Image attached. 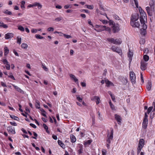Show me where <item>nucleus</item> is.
<instances>
[{
  "instance_id": "obj_11",
  "label": "nucleus",
  "mask_w": 155,
  "mask_h": 155,
  "mask_svg": "<svg viewBox=\"0 0 155 155\" xmlns=\"http://www.w3.org/2000/svg\"><path fill=\"white\" fill-rule=\"evenodd\" d=\"M120 30L119 26L118 24L114 25L113 27V31L114 33L118 32Z\"/></svg>"
},
{
  "instance_id": "obj_44",
  "label": "nucleus",
  "mask_w": 155,
  "mask_h": 155,
  "mask_svg": "<svg viewBox=\"0 0 155 155\" xmlns=\"http://www.w3.org/2000/svg\"><path fill=\"white\" fill-rule=\"evenodd\" d=\"M38 30L33 28L31 30V32L33 33H36L37 32Z\"/></svg>"
},
{
  "instance_id": "obj_7",
  "label": "nucleus",
  "mask_w": 155,
  "mask_h": 155,
  "mask_svg": "<svg viewBox=\"0 0 155 155\" xmlns=\"http://www.w3.org/2000/svg\"><path fill=\"white\" fill-rule=\"evenodd\" d=\"M130 79L133 84L136 83V76L135 74L133 72H131L130 74Z\"/></svg>"
},
{
  "instance_id": "obj_58",
  "label": "nucleus",
  "mask_w": 155,
  "mask_h": 155,
  "mask_svg": "<svg viewBox=\"0 0 155 155\" xmlns=\"http://www.w3.org/2000/svg\"><path fill=\"white\" fill-rule=\"evenodd\" d=\"M10 124H11L12 125L14 126H16L17 125V124L14 121L10 122Z\"/></svg>"
},
{
  "instance_id": "obj_46",
  "label": "nucleus",
  "mask_w": 155,
  "mask_h": 155,
  "mask_svg": "<svg viewBox=\"0 0 155 155\" xmlns=\"http://www.w3.org/2000/svg\"><path fill=\"white\" fill-rule=\"evenodd\" d=\"M98 97H99L97 96H94L92 97L91 99L92 101H96Z\"/></svg>"
},
{
  "instance_id": "obj_27",
  "label": "nucleus",
  "mask_w": 155,
  "mask_h": 155,
  "mask_svg": "<svg viewBox=\"0 0 155 155\" xmlns=\"http://www.w3.org/2000/svg\"><path fill=\"white\" fill-rule=\"evenodd\" d=\"M10 117L12 119L17 121H18L19 120L18 117L15 116L14 115H10Z\"/></svg>"
},
{
  "instance_id": "obj_57",
  "label": "nucleus",
  "mask_w": 155,
  "mask_h": 155,
  "mask_svg": "<svg viewBox=\"0 0 155 155\" xmlns=\"http://www.w3.org/2000/svg\"><path fill=\"white\" fill-rule=\"evenodd\" d=\"M140 79L142 82L143 83L144 82V80L143 75L141 73L140 74Z\"/></svg>"
},
{
  "instance_id": "obj_30",
  "label": "nucleus",
  "mask_w": 155,
  "mask_h": 155,
  "mask_svg": "<svg viewBox=\"0 0 155 155\" xmlns=\"http://www.w3.org/2000/svg\"><path fill=\"white\" fill-rule=\"evenodd\" d=\"M153 108V107H149L148 109H147V112L146 113H147V114H149L150 112L152 111Z\"/></svg>"
},
{
  "instance_id": "obj_1",
  "label": "nucleus",
  "mask_w": 155,
  "mask_h": 155,
  "mask_svg": "<svg viewBox=\"0 0 155 155\" xmlns=\"http://www.w3.org/2000/svg\"><path fill=\"white\" fill-rule=\"evenodd\" d=\"M148 117L147 113H145L142 123V127L144 129H146L147 127L148 123Z\"/></svg>"
},
{
  "instance_id": "obj_42",
  "label": "nucleus",
  "mask_w": 155,
  "mask_h": 155,
  "mask_svg": "<svg viewBox=\"0 0 155 155\" xmlns=\"http://www.w3.org/2000/svg\"><path fill=\"white\" fill-rule=\"evenodd\" d=\"M21 38L20 37H18L17 39V43L19 44H20L21 42Z\"/></svg>"
},
{
  "instance_id": "obj_9",
  "label": "nucleus",
  "mask_w": 155,
  "mask_h": 155,
  "mask_svg": "<svg viewBox=\"0 0 155 155\" xmlns=\"http://www.w3.org/2000/svg\"><path fill=\"white\" fill-rule=\"evenodd\" d=\"M147 63L144 61H142L141 62L140 68L143 71L145 70L147 67Z\"/></svg>"
},
{
  "instance_id": "obj_26",
  "label": "nucleus",
  "mask_w": 155,
  "mask_h": 155,
  "mask_svg": "<svg viewBox=\"0 0 155 155\" xmlns=\"http://www.w3.org/2000/svg\"><path fill=\"white\" fill-rule=\"evenodd\" d=\"M10 133L12 134H15V133L14 127H12L10 126Z\"/></svg>"
},
{
  "instance_id": "obj_20",
  "label": "nucleus",
  "mask_w": 155,
  "mask_h": 155,
  "mask_svg": "<svg viewBox=\"0 0 155 155\" xmlns=\"http://www.w3.org/2000/svg\"><path fill=\"white\" fill-rule=\"evenodd\" d=\"M122 43V41L120 39H115L114 44L120 45Z\"/></svg>"
},
{
  "instance_id": "obj_3",
  "label": "nucleus",
  "mask_w": 155,
  "mask_h": 155,
  "mask_svg": "<svg viewBox=\"0 0 155 155\" xmlns=\"http://www.w3.org/2000/svg\"><path fill=\"white\" fill-rule=\"evenodd\" d=\"M146 9L148 14L150 16H152L154 12V7L147 6L146 7Z\"/></svg>"
},
{
  "instance_id": "obj_8",
  "label": "nucleus",
  "mask_w": 155,
  "mask_h": 155,
  "mask_svg": "<svg viewBox=\"0 0 155 155\" xmlns=\"http://www.w3.org/2000/svg\"><path fill=\"white\" fill-rule=\"evenodd\" d=\"M139 18V15L137 13H135L133 14L131 17L130 21H136L138 20Z\"/></svg>"
},
{
  "instance_id": "obj_38",
  "label": "nucleus",
  "mask_w": 155,
  "mask_h": 155,
  "mask_svg": "<svg viewBox=\"0 0 155 155\" xmlns=\"http://www.w3.org/2000/svg\"><path fill=\"white\" fill-rule=\"evenodd\" d=\"M86 6L87 8L89 9H92L94 8L93 6L92 5H87Z\"/></svg>"
},
{
  "instance_id": "obj_41",
  "label": "nucleus",
  "mask_w": 155,
  "mask_h": 155,
  "mask_svg": "<svg viewBox=\"0 0 155 155\" xmlns=\"http://www.w3.org/2000/svg\"><path fill=\"white\" fill-rule=\"evenodd\" d=\"M139 9L140 14L145 12L140 7H139Z\"/></svg>"
},
{
  "instance_id": "obj_45",
  "label": "nucleus",
  "mask_w": 155,
  "mask_h": 155,
  "mask_svg": "<svg viewBox=\"0 0 155 155\" xmlns=\"http://www.w3.org/2000/svg\"><path fill=\"white\" fill-rule=\"evenodd\" d=\"M134 3H135L136 7L137 8H138V3L137 0H134Z\"/></svg>"
},
{
  "instance_id": "obj_35",
  "label": "nucleus",
  "mask_w": 155,
  "mask_h": 155,
  "mask_svg": "<svg viewBox=\"0 0 155 155\" xmlns=\"http://www.w3.org/2000/svg\"><path fill=\"white\" fill-rule=\"evenodd\" d=\"M25 2L24 1H22L21 2V8H25Z\"/></svg>"
},
{
  "instance_id": "obj_17",
  "label": "nucleus",
  "mask_w": 155,
  "mask_h": 155,
  "mask_svg": "<svg viewBox=\"0 0 155 155\" xmlns=\"http://www.w3.org/2000/svg\"><path fill=\"white\" fill-rule=\"evenodd\" d=\"M133 55V53L132 52L130 51H129V52L128 54V56L129 58V61L130 62L132 60V57Z\"/></svg>"
},
{
  "instance_id": "obj_49",
  "label": "nucleus",
  "mask_w": 155,
  "mask_h": 155,
  "mask_svg": "<svg viewBox=\"0 0 155 155\" xmlns=\"http://www.w3.org/2000/svg\"><path fill=\"white\" fill-rule=\"evenodd\" d=\"M100 20L101 21L103 24H106L107 23V21L106 20L100 19Z\"/></svg>"
},
{
  "instance_id": "obj_34",
  "label": "nucleus",
  "mask_w": 155,
  "mask_h": 155,
  "mask_svg": "<svg viewBox=\"0 0 155 155\" xmlns=\"http://www.w3.org/2000/svg\"><path fill=\"white\" fill-rule=\"evenodd\" d=\"M21 46L22 48L26 49L27 48L28 45L26 44L23 43L21 44Z\"/></svg>"
},
{
  "instance_id": "obj_47",
  "label": "nucleus",
  "mask_w": 155,
  "mask_h": 155,
  "mask_svg": "<svg viewBox=\"0 0 155 155\" xmlns=\"http://www.w3.org/2000/svg\"><path fill=\"white\" fill-rule=\"evenodd\" d=\"M150 7H155V5H154V2H152L149 3V6Z\"/></svg>"
},
{
  "instance_id": "obj_2",
  "label": "nucleus",
  "mask_w": 155,
  "mask_h": 155,
  "mask_svg": "<svg viewBox=\"0 0 155 155\" xmlns=\"http://www.w3.org/2000/svg\"><path fill=\"white\" fill-rule=\"evenodd\" d=\"M94 29L98 32L104 31H107L109 32V33H110L111 31V29L109 27H107L105 25H101L100 29H97L95 28H94Z\"/></svg>"
},
{
  "instance_id": "obj_33",
  "label": "nucleus",
  "mask_w": 155,
  "mask_h": 155,
  "mask_svg": "<svg viewBox=\"0 0 155 155\" xmlns=\"http://www.w3.org/2000/svg\"><path fill=\"white\" fill-rule=\"evenodd\" d=\"M35 38L38 39H42L44 38V37L41 36L40 35L38 34H36L35 35Z\"/></svg>"
},
{
  "instance_id": "obj_18",
  "label": "nucleus",
  "mask_w": 155,
  "mask_h": 155,
  "mask_svg": "<svg viewBox=\"0 0 155 155\" xmlns=\"http://www.w3.org/2000/svg\"><path fill=\"white\" fill-rule=\"evenodd\" d=\"M4 55L6 56L9 52V50L6 46H5L4 48Z\"/></svg>"
},
{
  "instance_id": "obj_51",
  "label": "nucleus",
  "mask_w": 155,
  "mask_h": 155,
  "mask_svg": "<svg viewBox=\"0 0 155 155\" xmlns=\"http://www.w3.org/2000/svg\"><path fill=\"white\" fill-rule=\"evenodd\" d=\"M5 38L6 39H8L10 38V34L9 33H8L5 35Z\"/></svg>"
},
{
  "instance_id": "obj_40",
  "label": "nucleus",
  "mask_w": 155,
  "mask_h": 155,
  "mask_svg": "<svg viewBox=\"0 0 155 155\" xmlns=\"http://www.w3.org/2000/svg\"><path fill=\"white\" fill-rule=\"evenodd\" d=\"M43 127L44 128V129L46 130L47 132L48 133V127L46 125V124H43Z\"/></svg>"
},
{
  "instance_id": "obj_21",
  "label": "nucleus",
  "mask_w": 155,
  "mask_h": 155,
  "mask_svg": "<svg viewBox=\"0 0 155 155\" xmlns=\"http://www.w3.org/2000/svg\"><path fill=\"white\" fill-rule=\"evenodd\" d=\"M35 7L37 6L38 9H41L42 7V5L40 3L38 2H35Z\"/></svg>"
},
{
  "instance_id": "obj_32",
  "label": "nucleus",
  "mask_w": 155,
  "mask_h": 155,
  "mask_svg": "<svg viewBox=\"0 0 155 155\" xmlns=\"http://www.w3.org/2000/svg\"><path fill=\"white\" fill-rule=\"evenodd\" d=\"M76 99L78 100L80 102H82V98L80 97L79 95H76Z\"/></svg>"
},
{
  "instance_id": "obj_55",
  "label": "nucleus",
  "mask_w": 155,
  "mask_h": 155,
  "mask_svg": "<svg viewBox=\"0 0 155 155\" xmlns=\"http://www.w3.org/2000/svg\"><path fill=\"white\" fill-rule=\"evenodd\" d=\"M62 18L61 17L57 18L55 19V20L56 21H59L62 20Z\"/></svg>"
},
{
  "instance_id": "obj_23",
  "label": "nucleus",
  "mask_w": 155,
  "mask_h": 155,
  "mask_svg": "<svg viewBox=\"0 0 155 155\" xmlns=\"http://www.w3.org/2000/svg\"><path fill=\"white\" fill-rule=\"evenodd\" d=\"M140 19L141 24H142L145 23L147 20V18H146V19H144V18L140 17Z\"/></svg>"
},
{
  "instance_id": "obj_53",
  "label": "nucleus",
  "mask_w": 155,
  "mask_h": 155,
  "mask_svg": "<svg viewBox=\"0 0 155 155\" xmlns=\"http://www.w3.org/2000/svg\"><path fill=\"white\" fill-rule=\"evenodd\" d=\"M153 105L154 106V109H153V110H152L151 114L152 113H153V114H155V102H153Z\"/></svg>"
},
{
  "instance_id": "obj_50",
  "label": "nucleus",
  "mask_w": 155,
  "mask_h": 155,
  "mask_svg": "<svg viewBox=\"0 0 155 155\" xmlns=\"http://www.w3.org/2000/svg\"><path fill=\"white\" fill-rule=\"evenodd\" d=\"M54 30V28L53 27H49L47 29V31H53Z\"/></svg>"
},
{
  "instance_id": "obj_24",
  "label": "nucleus",
  "mask_w": 155,
  "mask_h": 155,
  "mask_svg": "<svg viewBox=\"0 0 155 155\" xmlns=\"http://www.w3.org/2000/svg\"><path fill=\"white\" fill-rule=\"evenodd\" d=\"M107 40L109 42L114 44L115 39L112 38H107Z\"/></svg>"
},
{
  "instance_id": "obj_39",
  "label": "nucleus",
  "mask_w": 155,
  "mask_h": 155,
  "mask_svg": "<svg viewBox=\"0 0 155 155\" xmlns=\"http://www.w3.org/2000/svg\"><path fill=\"white\" fill-rule=\"evenodd\" d=\"M142 148H143V147H140L139 146H138V147H137V153L138 154L140 153V152L141 151V149Z\"/></svg>"
},
{
  "instance_id": "obj_62",
  "label": "nucleus",
  "mask_w": 155,
  "mask_h": 155,
  "mask_svg": "<svg viewBox=\"0 0 155 155\" xmlns=\"http://www.w3.org/2000/svg\"><path fill=\"white\" fill-rule=\"evenodd\" d=\"M13 53H14V54H15V55L17 56H19V55L18 54V53L17 52L15 51V50H13Z\"/></svg>"
},
{
  "instance_id": "obj_15",
  "label": "nucleus",
  "mask_w": 155,
  "mask_h": 155,
  "mask_svg": "<svg viewBox=\"0 0 155 155\" xmlns=\"http://www.w3.org/2000/svg\"><path fill=\"white\" fill-rule=\"evenodd\" d=\"M152 87V83L150 81H148L146 85V88L148 91H150Z\"/></svg>"
},
{
  "instance_id": "obj_59",
  "label": "nucleus",
  "mask_w": 155,
  "mask_h": 155,
  "mask_svg": "<svg viewBox=\"0 0 155 155\" xmlns=\"http://www.w3.org/2000/svg\"><path fill=\"white\" fill-rule=\"evenodd\" d=\"M110 96H111V98L112 100L113 101H115V97L112 94H110Z\"/></svg>"
},
{
  "instance_id": "obj_16",
  "label": "nucleus",
  "mask_w": 155,
  "mask_h": 155,
  "mask_svg": "<svg viewBox=\"0 0 155 155\" xmlns=\"http://www.w3.org/2000/svg\"><path fill=\"white\" fill-rule=\"evenodd\" d=\"M3 63L4 64H6L5 66L7 70H9L10 69V65L8 64V62L7 60L4 59L3 61Z\"/></svg>"
},
{
  "instance_id": "obj_6",
  "label": "nucleus",
  "mask_w": 155,
  "mask_h": 155,
  "mask_svg": "<svg viewBox=\"0 0 155 155\" xmlns=\"http://www.w3.org/2000/svg\"><path fill=\"white\" fill-rule=\"evenodd\" d=\"M130 25L131 26L134 28H139L140 26V23L139 21H130Z\"/></svg>"
},
{
  "instance_id": "obj_25",
  "label": "nucleus",
  "mask_w": 155,
  "mask_h": 155,
  "mask_svg": "<svg viewBox=\"0 0 155 155\" xmlns=\"http://www.w3.org/2000/svg\"><path fill=\"white\" fill-rule=\"evenodd\" d=\"M58 143L60 146L64 148L65 147L64 144L60 140H58Z\"/></svg>"
},
{
  "instance_id": "obj_31",
  "label": "nucleus",
  "mask_w": 155,
  "mask_h": 155,
  "mask_svg": "<svg viewBox=\"0 0 155 155\" xmlns=\"http://www.w3.org/2000/svg\"><path fill=\"white\" fill-rule=\"evenodd\" d=\"M18 30L21 31H25L24 28L21 25H19L18 26Z\"/></svg>"
},
{
  "instance_id": "obj_48",
  "label": "nucleus",
  "mask_w": 155,
  "mask_h": 155,
  "mask_svg": "<svg viewBox=\"0 0 155 155\" xmlns=\"http://www.w3.org/2000/svg\"><path fill=\"white\" fill-rule=\"evenodd\" d=\"M42 68L43 69L46 71H48V69L44 65L42 64Z\"/></svg>"
},
{
  "instance_id": "obj_43",
  "label": "nucleus",
  "mask_w": 155,
  "mask_h": 155,
  "mask_svg": "<svg viewBox=\"0 0 155 155\" xmlns=\"http://www.w3.org/2000/svg\"><path fill=\"white\" fill-rule=\"evenodd\" d=\"M142 25L143 29V30H145L147 28V26L145 24V23L141 24Z\"/></svg>"
},
{
  "instance_id": "obj_54",
  "label": "nucleus",
  "mask_w": 155,
  "mask_h": 155,
  "mask_svg": "<svg viewBox=\"0 0 155 155\" xmlns=\"http://www.w3.org/2000/svg\"><path fill=\"white\" fill-rule=\"evenodd\" d=\"M102 153L103 155H106L107 153V150L104 149H102Z\"/></svg>"
},
{
  "instance_id": "obj_22",
  "label": "nucleus",
  "mask_w": 155,
  "mask_h": 155,
  "mask_svg": "<svg viewBox=\"0 0 155 155\" xmlns=\"http://www.w3.org/2000/svg\"><path fill=\"white\" fill-rule=\"evenodd\" d=\"M70 138L71 139V141L72 142L74 143L76 141V138L74 135H71Z\"/></svg>"
},
{
  "instance_id": "obj_19",
  "label": "nucleus",
  "mask_w": 155,
  "mask_h": 155,
  "mask_svg": "<svg viewBox=\"0 0 155 155\" xmlns=\"http://www.w3.org/2000/svg\"><path fill=\"white\" fill-rule=\"evenodd\" d=\"M144 140L143 139H141L140 140L138 146L143 147V146L144 145Z\"/></svg>"
},
{
  "instance_id": "obj_12",
  "label": "nucleus",
  "mask_w": 155,
  "mask_h": 155,
  "mask_svg": "<svg viewBox=\"0 0 155 155\" xmlns=\"http://www.w3.org/2000/svg\"><path fill=\"white\" fill-rule=\"evenodd\" d=\"M70 77L72 80H73L75 82L78 83V79L76 78L74 75L70 74H69Z\"/></svg>"
},
{
  "instance_id": "obj_10",
  "label": "nucleus",
  "mask_w": 155,
  "mask_h": 155,
  "mask_svg": "<svg viewBox=\"0 0 155 155\" xmlns=\"http://www.w3.org/2000/svg\"><path fill=\"white\" fill-rule=\"evenodd\" d=\"M114 117L115 119L117 121L118 124H121L122 120L121 117L118 114H115L114 115Z\"/></svg>"
},
{
  "instance_id": "obj_28",
  "label": "nucleus",
  "mask_w": 155,
  "mask_h": 155,
  "mask_svg": "<svg viewBox=\"0 0 155 155\" xmlns=\"http://www.w3.org/2000/svg\"><path fill=\"white\" fill-rule=\"evenodd\" d=\"M35 106L36 108L39 109L40 108L39 102L38 100H36V101L35 104Z\"/></svg>"
},
{
  "instance_id": "obj_29",
  "label": "nucleus",
  "mask_w": 155,
  "mask_h": 155,
  "mask_svg": "<svg viewBox=\"0 0 155 155\" xmlns=\"http://www.w3.org/2000/svg\"><path fill=\"white\" fill-rule=\"evenodd\" d=\"M143 59L145 62H146L148 61L149 59V57L147 55H145L143 56Z\"/></svg>"
},
{
  "instance_id": "obj_60",
  "label": "nucleus",
  "mask_w": 155,
  "mask_h": 155,
  "mask_svg": "<svg viewBox=\"0 0 155 155\" xmlns=\"http://www.w3.org/2000/svg\"><path fill=\"white\" fill-rule=\"evenodd\" d=\"M35 2L32 4H30L29 5L28 7V8H31L33 7H35Z\"/></svg>"
},
{
  "instance_id": "obj_52",
  "label": "nucleus",
  "mask_w": 155,
  "mask_h": 155,
  "mask_svg": "<svg viewBox=\"0 0 155 155\" xmlns=\"http://www.w3.org/2000/svg\"><path fill=\"white\" fill-rule=\"evenodd\" d=\"M64 36L67 38H71V36L70 35H67L65 34L63 35Z\"/></svg>"
},
{
  "instance_id": "obj_4",
  "label": "nucleus",
  "mask_w": 155,
  "mask_h": 155,
  "mask_svg": "<svg viewBox=\"0 0 155 155\" xmlns=\"http://www.w3.org/2000/svg\"><path fill=\"white\" fill-rule=\"evenodd\" d=\"M111 49L113 51L118 53L120 55L122 54L121 50L118 47L113 46L112 47Z\"/></svg>"
},
{
  "instance_id": "obj_13",
  "label": "nucleus",
  "mask_w": 155,
  "mask_h": 155,
  "mask_svg": "<svg viewBox=\"0 0 155 155\" xmlns=\"http://www.w3.org/2000/svg\"><path fill=\"white\" fill-rule=\"evenodd\" d=\"M12 85L14 87L15 90H16L18 91L21 94H24V91L22 90H21L20 88H19L17 86H15L14 85L12 84Z\"/></svg>"
},
{
  "instance_id": "obj_64",
  "label": "nucleus",
  "mask_w": 155,
  "mask_h": 155,
  "mask_svg": "<svg viewBox=\"0 0 155 155\" xmlns=\"http://www.w3.org/2000/svg\"><path fill=\"white\" fill-rule=\"evenodd\" d=\"M81 85L83 87H85L86 86V84L85 82H82L81 83Z\"/></svg>"
},
{
  "instance_id": "obj_56",
  "label": "nucleus",
  "mask_w": 155,
  "mask_h": 155,
  "mask_svg": "<svg viewBox=\"0 0 155 155\" xmlns=\"http://www.w3.org/2000/svg\"><path fill=\"white\" fill-rule=\"evenodd\" d=\"M83 148H82V147H81L80 148V149L78 150V153H79V154L83 152Z\"/></svg>"
},
{
  "instance_id": "obj_36",
  "label": "nucleus",
  "mask_w": 155,
  "mask_h": 155,
  "mask_svg": "<svg viewBox=\"0 0 155 155\" xmlns=\"http://www.w3.org/2000/svg\"><path fill=\"white\" fill-rule=\"evenodd\" d=\"M92 142V140H87L86 141H85L84 144V145H86V144H90L91 142Z\"/></svg>"
},
{
  "instance_id": "obj_5",
  "label": "nucleus",
  "mask_w": 155,
  "mask_h": 155,
  "mask_svg": "<svg viewBox=\"0 0 155 155\" xmlns=\"http://www.w3.org/2000/svg\"><path fill=\"white\" fill-rule=\"evenodd\" d=\"M113 130L112 129L110 130V134H108L107 136V142L110 143L111 141L112 140L113 138Z\"/></svg>"
},
{
  "instance_id": "obj_63",
  "label": "nucleus",
  "mask_w": 155,
  "mask_h": 155,
  "mask_svg": "<svg viewBox=\"0 0 155 155\" xmlns=\"http://www.w3.org/2000/svg\"><path fill=\"white\" fill-rule=\"evenodd\" d=\"M96 103L97 104H99L100 102V98L99 97L97 100L96 101Z\"/></svg>"
},
{
  "instance_id": "obj_61",
  "label": "nucleus",
  "mask_w": 155,
  "mask_h": 155,
  "mask_svg": "<svg viewBox=\"0 0 155 155\" xmlns=\"http://www.w3.org/2000/svg\"><path fill=\"white\" fill-rule=\"evenodd\" d=\"M101 25H96L95 26V28L96 29H100L101 28Z\"/></svg>"
},
{
  "instance_id": "obj_14",
  "label": "nucleus",
  "mask_w": 155,
  "mask_h": 155,
  "mask_svg": "<svg viewBox=\"0 0 155 155\" xmlns=\"http://www.w3.org/2000/svg\"><path fill=\"white\" fill-rule=\"evenodd\" d=\"M105 82L106 84V86L107 87H109L111 86H114L113 84L111 82L109 81L107 79H105Z\"/></svg>"
},
{
  "instance_id": "obj_37",
  "label": "nucleus",
  "mask_w": 155,
  "mask_h": 155,
  "mask_svg": "<svg viewBox=\"0 0 155 155\" xmlns=\"http://www.w3.org/2000/svg\"><path fill=\"white\" fill-rule=\"evenodd\" d=\"M140 17L144 18V19H146V18H147V15L145 12L141 14V17Z\"/></svg>"
}]
</instances>
